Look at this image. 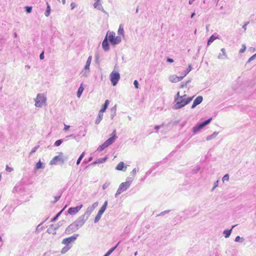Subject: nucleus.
Segmentation results:
<instances>
[{"label": "nucleus", "instance_id": "1", "mask_svg": "<svg viewBox=\"0 0 256 256\" xmlns=\"http://www.w3.org/2000/svg\"><path fill=\"white\" fill-rule=\"evenodd\" d=\"M194 96L188 97V98H180L176 102V104L173 106V108L174 110H178L181 108L189 104L192 100Z\"/></svg>", "mask_w": 256, "mask_h": 256}, {"label": "nucleus", "instance_id": "2", "mask_svg": "<svg viewBox=\"0 0 256 256\" xmlns=\"http://www.w3.org/2000/svg\"><path fill=\"white\" fill-rule=\"evenodd\" d=\"M68 157L66 156H64L62 152H60L59 155L55 156L50 162V165L56 164L58 162H60L61 164H64V162L67 160Z\"/></svg>", "mask_w": 256, "mask_h": 256}, {"label": "nucleus", "instance_id": "3", "mask_svg": "<svg viewBox=\"0 0 256 256\" xmlns=\"http://www.w3.org/2000/svg\"><path fill=\"white\" fill-rule=\"evenodd\" d=\"M108 38L110 44L114 46L118 44L122 40L120 36H115V33L114 32H108Z\"/></svg>", "mask_w": 256, "mask_h": 256}, {"label": "nucleus", "instance_id": "4", "mask_svg": "<svg viewBox=\"0 0 256 256\" xmlns=\"http://www.w3.org/2000/svg\"><path fill=\"white\" fill-rule=\"evenodd\" d=\"M46 98L43 94H37L36 98L35 100V106L38 108H41L43 104L46 102Z\"/></svg>", "mask_w": 256, "mask_h": 256}, {"label": "nucleus", "instance_id": "5", "mask_svg": "<svg viewBox=\"0 0 256 256\" xmlns=\"http://www.w3.org/2000/svg\"><path fill=\"white\" fill-rule=\"evenodd\" d=\"M88 219V216H86V214H84L80 216L74 222L76 225V228H80L86 222V220Z\"/></svg>", "mask_w": 256, "mask_h": 256}, {"label": "nucleus", "instance_id": "6", "mask_svg": "<svg viewBox=\"0 0 256 256\" xmlns=\"http://www.w3.org/2000/svg\"><path fill=\"white\" fill-rule=\"evenodd\" d=\"M120 79V74L116 72L112 71L110 74V80L112 86H115Z\"/></svg>", "mask_w": 256, "mask_h": 256}, {"label": "nucleus", "instance_id": "7", "mask_svg": "<svg viewBox=\"0 0 256 256\" xmlns=\"http://www.w3.org/2000/svg\"><path fill=\"white\" fill-rule=\"evenodd\" d=\"M78 236V234H74L72 236L63 239L62 243L64 244L69 245L70 244L74 242L76 240Z\"/></svg>", "mask_w": 256, "mask_h": 256}, {"label": "nucleus", "instance_id": "8", "mask_svg": "<svg viewBox=\"0 0 256 256\" xmlns=\"http://www.w3.org/2000/svg\"><path fill=\"white\" fill-rule=\"evenodd\" d=\"M117 138L118 137L116 135V130H114L112 132L111 134V136L106 141H105L104 142L108 146L115 142Z\"/></svg>", "mask_w": 256, "mask_h": 256}, {"label": "nucleus", "instance_id": "9", "mask_svg": "<svg viewBox=\"0 0 256 256\" xmlns=\"http://www.w3.org/2000/svg\"><path fill=\"white\" fill-rule=\"evenodd\" d=\"M129 187L130 186L125 182H122V184H120L116 192L115 196L116 197L118 195L120 194L123 192L126 191Z\"/></svg>", "mask_w": 256, "mask_h": 256}, {"label": "nucleus", "instance_id": "10", "mask_svg": "<svg viewBox=\"0 0 256 256\" xmlns=\"http://www.w3.org/2000/svg\"><path fill=\"white\" fill-rule=\"evenodd\" d=\"M82 207V204H80L76 207H71L68 209V213L70 215L76 214Z\"/></svg>", "mask_w": 256, "mask_h": 256}, {"label": "nucleus", "instance_id": "11", "mask_svg": "<svg viewBox=\"0 0 256 256\" xmlns=\"http://www.w3.org/2000/svg\"><path fill=\"white\" fill-rule=\"evenodd\" d=\"M78 229V228H76L74 223L73 222L68 226L65 230V233L67 234H70L73 232H76Z\"/></svg>", "mask_w": 256, "mask_h": 256}, {"label": "nucleus", "instance_id": "12", "mask_svg": "<svg viewBox=\"0 0 256 256\" xmlns=\"http://www.w3.org/2000/svg\"><path fill=\"white\" fill-rule=\"evenodd\" d=\"M58 225L56 224H52L50 226L49 228H48L46 232L49 234H52L54 235L56 234V231L58 230Z\"/></svg>", "mask_w": 256, "mask_h": 256}, {"label": "nucleus", "instance_id": "13", "mask_svg": "<svg viewBox=\"0 0 256 256\" xmlns=\"http://www.w3.org/2000/svg\"><path fill=\"white\" fill-rule=\"evenodd\" d=\"M108 32L106 34L104 39L102 42V48L105 52H107L110 50V44L108 42Z\"/></svg>", "mask_w": 256, "mask_h": 256}, {"label": "nucleus", "instance_id": "14", "mask_svg": "<svg viewBox=\"0 0 256 256\" xmlns=\"http://www.w3.org/2000/svg\"><path fill=\"white\" fill-rule=\"evenodd\" d=\"M203 100V98L202 96H198L194 100L193 104L191 106L192 108H194L198 105L200 104Z\"/></svg>", "mask_w": 256, "mask_h": 256}, {"label": "nucleus", "instance_id": "15", "mask_svg": "<svg viewBox=\"0 0 256 256\" xmlns=\"http://www.w3.org/2000/svg\"><path fill=\"white\" fill-rule=\"evenodd\" d=\"M127 166H124V164L122 162H120L118 164L116 167V170H122L125 172L126 171Z\"/></svg>", "mask_w": 256, "mask_h": 256}, {"label": "nucleus", "instance_id": "16", "mask_svg": "<svg viewBox=\"0 0 256 256\" xmlns=\"http://www.w3.org/2000/svg\"><path fill=\"white\" fill-rule=\"evenodd\" d=\"M204 128L202 124L201 123H198L193 128H192V132L194 134H196L201 129H202Z\"/></svg>", "mask_w": 256, "mask_h": 256}, {"label": "nucleus", "instance_id": "17", "mask_svg": "<svg viewBox=\"0 0 256 256\" xmlns=\"http://www.w3.org/2000/svg\"><path fill=\"white\" fill-rule=\"evenodd\" d=\"M220 51L222 52V54L220 53L218 55V59H226L228 58V56L226 54V50L224 48H222L220 50Z\"/></svg>", "mask_w": 256, "mask_h": 256}, {"label": "nucleus", "instance_id": "18", "mask_svg": "<svg viewBox=\"0 0 256 256\" xmlns=\"http://www.w3.org/2000/svg\"><path fill=\"white\" fill-rule=\"evenodd\" d=\"M90 66L88 64H86L84 70L82 71V75L84 77H87L90 73Z\"/></svg>", "mask_w": 256, "mask_h": 256}, {"label": "nucleus", "instance_id": "19", "mask_svg": "<svg viewBox=\"0 0 256 256\" xmlns=\"http://www.w3.org/2000/svg\"><path fill=\"white\" fill-rule=\"evenodd\" d=\"M109 104H110V100H106L104 102V104L102 106V108L99 112L104 113L106 111V108H108Z\"/></svg>", "mask_w": 256, "mask_h": 256}, {"label": "nucleus", "instance_id": "20", "mask_svg": "<svg viewBox=\"0 0 256 256\" xmlns=\"http://www.w3.org/2000/svg\"><path fill=\"white\" fill-rule=\"evenodd\" d=\"M235 226H236L235 225L232 226V228H231L230 230H224V232H223V234H224V237H225L226 238H228V237L230 236V234H231V233H232V228H233Z\"/></svg>", "mask_w": 256, "mask_h": 256}, {"label": "nucleus", "instance_id": "21", "mask_svg": "<svg viewBox=\"0 0 256 256\" xmlns=\"http://www.w3.org/2000/svg\"><path fill=\"white\" fill-rule=\"evenodd\" d=\"M67 206H65L59 212L56 216L54 217L52 220H51V222H56L58 219V218H59V216H60V214H62V212L64 211V210L66 208Z\"/></svg>", "mask_w": 256, "mask_h": 256}, {"label": "nucleus", "instance_id": "22", "mask_svg": "<svg viewBox=\"0 0 256 256\" xmlns=\"http://www.w3.org/2000/svg\"><path fill=\"white\" fill-rule=\"evenodd\" d=\"M103 114L100 112H98V116L95 120V124H98L100 123L103 118Z\"/></svg>", "mask_w": 256, "mask_h": 256}, {"label": "nucleus", "instance_id": "23", "mask_svg": "<svg viewBox=\"0 0 256 256\" xmlns=\"http://www.w3.org/2000/svg\"><path fill=\"white\" fill-rule=\"evenodd\" d=\"M84 90V87L83 86V84L82 83L80 84V85L78 90V92H77L76 94H77V96L78 98H80Z\"/></svg>", "mask_w": 256, "mask_h": 256}, {"label": "nucleus", "instance_id": "24", "mask_svg": "<svg viewBox=\"0 0 256 256\" xmlns=\"http://www.w3.org/2000/svg\"><path fill=\"white\" fill-rule=\"evenodd\" d=\"M116 105H115L114 106H113L110 109V116L111 119H112V120L114 118L116 115Z\"/></svg>", "mask_w": 256, "mask_h": 256}, {"label": "nucleus", "instance_id": "25", "mask_svg": "<svg viewBox=\"0 0 256 256\" xmlns=\"http://www.w3.org/2000/svg\"><path fill=\"white\" fill-rule=\"evenodd\" d=\"M218 134V132H213L212 134L210 135V136H208L206 138V140H210L213 138H214Z\"/></svg>", "mask_w": 256, "mask_h": 256}, {"label": "nucleus", "instance_id": "26", "mask_svg": "<svg viewBox=\"0 0 256 256\" xmlns=\"http://www.w3.org/2000/svg\"><path fill=\"white\" fill-rule=\"evenodd\" d=\"M100 0H95V2L94 4V8L100 10V7H102L101 4L100 2Z\"/></svg>", "mask_w": 256, "mask_h": 256}, {"label": "nucleus", "instance_id": "27", "mask_svg": "<svg viewBox=\"0 0 256 256\" xmlns=\"http://www.w3.org/2000/svg\"><path fill=\"white\" fill-rule=\"evenodd\" d=\"M94 210V209H93V208L91 206H90L87 208L86 212L84 214H86V216H88V218L90 214Z\"/></svg>", "mask_w": 256, "mask_h": 256}, {"label": "nucleus", "instance_id": "28", "mask_svg": "<svg viewBox=\"0 0 256 256\" xmlns=\"http://www.w3.org/2000/svg\"><path fill=\"white\" fill-rule=\"evenodd\" d=\"M71 246L69 245H66L62 250L61 253L62 254H66L70 248Z\"/></svg>", "mask_w": 256, "mask_h": 256}, {"label": "nucleus", "instance_id": "29", "mask_svg": "<svg viewBox=\"0 0 256 256\" xmlns=\"http://www.w3.org/2000/svg\"><path fill=\"white\" fill-rule=\"evenodd\" d=\"M46 5H47V7H46V10L44 12V14L46 16L48 17L50 16L51 10H50V6L48 2L46 3Z\"/></svg>", "mask_w": 256, "mask_h": 256}, {"label": "nucleus", "instance_id": "30", "mask_svg": "<svg viewBox=\"0 0 256 256\" xmlns=\"http://www.w3.org/2000/svg\"><path fill=\"white\" fill-rule=\"evenodd\" d=\"M108 147V146L104 142V144H102L100 145L98 149H97V150L98 151H99V152H102V151L104 149H105L106 148Z\"/></svg>", "mask_w": 256, "mask_h": 256}, {"label": "nucleus", "instance_id": "31", "mask_svg": "<svg viewBox=\"0 0 256 256\" xmlns=\"http://www.w3.org/2000/svg\"><path fill=\"white\" fill-rule=\"evenodd\" d=\"M44 168V166H43V163H42L40 160L36 164V166H35V168L36 170L40 169V168Z\"/></svg>", "mask_w": 256, "mask_h": 256}, {"label": "nucleus", "instance_id": "32", "mask_svg": "<svg viewBox=\"0 0 256 256\" xmlns=\"http://www.w3.org/2000/svg\"><path fill=\"white\" fill-rule=\"evenodd\" d=\"M216 37L214 36V35L211 36L210 38L208 39L207 44L210 45L216 39Z\"/></svg>", "mask_w": 256, "mask_h": 256}, {"label": "nucleus", "instance_id": "33", "mask_svg": "<svg viewBox=\"0 0 256 256\" xmlns=\"http://www.w3.org/2000/svg\"><path fill=\"white\" fill-rule=\"evenodd\" d=\"M170 80L172 82H177L178 80L177 78V76H172L170 77Z\"/></svg>", "mask_w": 256, "mask_h": 256}, {"label": "nucleus", "instance_id": "34", "mask_svg": "<svg viewBox=\"0 0 256 256\" xmlns=\"http://www.w3.org/2000/svg\"><path fill=\"white\" fill-rule=\"evenodd\" d=\"M107 159H108L107 157H104V158H98V159L96 160V162H97L98 164H102V163L106 162V160Z\"/></svg>", "mask_w": 256, "mask_h": 256}, {"label": "nucleus", "instance_id": "35", "mask_svg": "<svg viewBox=\"0 0 256 256\" xmlns=\"http://www.w3.org/2000/svg\"><path fill=\"white\" fill-rule=\"evenodd\" d=\"M212 120V118H210L202 122L201 124H202V126H204V128L206 126V125H208V124H209L210 123V122H211V120Z\"/></svg>", "mask_w": 256, "mask_h": 256}, {"label": "nucleus", "instance_id": "36", "mask_svg": "<svg viewBox=\"0 0 256 256\" xmlns=\"http://www.w3.org/2000/svg\"><path fill=\"white\" fill-rule=\"evenodd\" d=\"M84 152H82V154L80 155V156H79L78 158V159L77 160V162H76V164L77 165H78L80 162V161L82 160L83 158L84 157Z\"/></svg>", "mask_w": 256, "mask_h": 256}, {"label": "nucleus", "instance_id": "37", "mask_svg": "<svg viewBox=\"0 0 256 256\" xmlns=\"http://www.w3.org/2000/svg\"><path fill=\"white\" fill-rule=\"evenodd\" d=\"M192 66L189 64L187 69L184 72V75L186 76L192 70Z\"/></svg>", "mask_w": 256, "mask_h": 256}, {"label": "nucleus", "instance_id": "38", "mask_svg": "<svg viewBox=\"0 0 256 256\" xmlns=\"http://www.w3.org/2000/svg\"><path fill=\"white\" fill-rule=\"evenodd\" d=\"M132 180H133V179L132 178L128 177L126 178V182H124L130 186L131 183L132 182Z\"/></svg>", "mask_w": 256, "mask_h": 256}, {"label": "nucleus", "instance_id": "39", "mask_svg": "<svg viewBox=\"0 0 256 256\" xmlns=\"http://www.w3.org/2000/svg\"><path fill=\"white\" fill-rule=\"evenodd\" d=\"M102 215L98 213V214H96V216L95 218H94V222L96 224V223H97L99 220L101 218V216H102Z\"/></svg>", "mask_w": 256, "mask_h": 256}, {"label": "nucleus", "instance_id": "40", "mask_svg": "<svg viewBox=\"0 0 256 256\" xmlns=\"http://www.w3.org/2000/svg\"><path fill=\"white\" fill-rule=\"evenodd\" d=\"M182 98V96H181L180 95V92H177L176 94V95L175 97H174V102H176L178 100H180V98Z\"/></svg>", "mask_w": 256, "mask_h": 256}, {"label": "nucleus", "instance_id": "41", "mask_svg": "<svg viewBox=\"0 0 256 256\" xmlns=\"http://www.w3.org/2000/svg\"><path fill=\"white\" fill-rule=\"evenodd\" d=\"M24 8L27 13H30L32 11V6H26Z\"/></svg>", "mask_w": 256, "mask_h": 256}, {"label": "nucleus", "instance_id": "42", "mask_svg": "<svg viewBox=\"0 0 256 256\" xmlns=\"http://www.w3.org/2000/svg\"><path fill=\"white\" fill-rule=\"evenodd\" d=\"M62 139L58 140L56 141V142L54 143V146H58L62 144Z\"/></svg>", "mask_w": 256, "mask_h": 256}, {"label": "nucleus", "instance_id": "43", "mask_svg": "<svg viewBox=\"0 0 256 256\" xmlns=\"http://www.w3.org/2000/svg\"><path fill=\"white\" fill-rule=\"evenodd\" d=\"M229 174H226L222 178V182H224L225 181H228L229 180Z\"/></svg>", "mask_w": 256, "mask_h": 256}, {"label": "nucleus", "instance_id": "44", "mask_svg": "<svg viewBox=\"0 0 256 256\" xmlns=\"http://www.w3.org/2000/svg\"><path fill=\"white\" fill-rule=\"evenodd\" d=\"M39 146H36L35 147L33 148H32V150H31V151L30 153V154L31 155L33 153L35 152H36V150L38 148Z\"/></svg>", "mask_w": 256, "mask_h": 256}, {"label": "nucleus", "instance_id": "45", "mask_svg": "<svg viewBox=\"0 0 256 256\" xmlns=\"http://www.w3.org/2000/svg\"><path fill=\"white\" fill-rule=\"evenodd\" d=\"M120 242H119L116 244V246H114L112 248H110L108 251L110 252V253H112L115 250L116 248L118 247V244H120Z\"/></svg>", "mask_w": 256, "mask_h": 256}, {"label": "nucleus", "instance_id": "46", "mask_svg": "<svg viewBox=\"0 0 256 256\" xmlns=\"http://www.w3.org/2000/svg\"><path fill=\"white\" fill-rule=\"evenodd\" d=\"M70 137H72V138H74V140H78V136H75L73 134H70L69 136H66V138H70Z\"/></svg>", "mask_w": 256, "mask_h": 256}, {"label": "nucleus", "instance_id": "47", "mask_svg": "<svg viewBox=\"0 0 256 256\" xmlns=\"http://www.w3.org/2000/svg\"><path fill=\"white\" fill-rule=\"evenodd\" d=\"M170 212V210H164V212H161L160 214H158L156 216H164V214H168V213L169 212Z\"/></svg>", "mask_w": 256, "mask_h": 256}, {"label": "nucleus", "instance_id": "48", "mask_svg": "<svg viewBox=\"0 0 256 256\" xmlns=\"http://www.w3.org/2000/svg\"><path fill=\"white\" fill-rule=\"evenodd\" d=\"M110 184V182H105L102 186V189L105 190L106 189Z\"/></svg>", "mask_w": 256, "mask_h": 256}, {"label": "nucleus", "instance_id": "49", "mask_svg": "<svg viewBox=\"0 0 256 256\" xmlns=\"http://www.w3.org/2000/svg\"><path fill=\"white\" fill-rule=\"evenodd\" d=\"M164 124H162L161 125H156L154 126V130H156V132H158V130L164 126Z\"/></svg>", "mask_w": 256, "mask_h": 256}, {"label": "nucleus", "instance_id": "50", "mask_svg": "<svg viewBox=\"0 0 256 256\" xmlns=\"http://www.w3.org/2000/svg\"><path fill=\"white\" fill-rule=\"evenodd\" d=\"M106 208H104V207H101V208H100V210H99L98 213L102 215L104 212V211L106 210Z\"/></svg>", "mask_w": 256, "mask_h": 256}, {"label": "nucleus", "instance_id": "51", "mask_svg": "<svg viewBox=\"0 0 256 256\" xmlns=\"http://www.w3.org/2000/svg\"><path fill=\"white\" fill-rule=\"evenodd\" d=\"M92 56H89L86 60V64H88V65H90L91 62H92Z\"/></svg>", "mask_w": 256, "mask_h": 256}, {"label": "nucleus", "instance_id": "52", "mask_svg": "<svg viewBox=\"0 0 256 256\" xmlns=\"http://www.w3.org/2000/svg\"><path fill=\"white\" fill-rule=\"evenodd\" d=\"M256 58V54H254L253 56H252L250 58L248 59V62H252V60H254Z\"/></svg>", "mask_w": 256, "mask_h": 256}, {"label": "nucleus", "instance_id": "53", "mask_svg": "<svg viewBox=\"0 0 256 256\" xmlns=\"http://www.w3.org/2000/svg\"><path fill=\"white\" fill-rule=\"evenodd\" d=\"M218 180L214 182V186H213L212 188V191H213L216 187H218Z\"/></svg>", "mask_w": 256, "mask_h": 256}, {"label": "nucleus", "instance_id": "54", "mask_svg": "<svg viewBox=\"0 0 256 256\" xmlns=\"http://www.w3.org/2000/svg\"><path fill=\"white\" fill-rule=\"evenodd\" d=\"M134 84L136 88H138V82L137 80H134Z\"/></svg>", "mask_w": 256, "mask_h": 256}, {"label": "nucleus", "instance_id": "55", "mask_svg": "<svg viewBox=\"0 0 256 256\" xmlns=\"http://www.w3.org/2000/svg\"><path fill=\"white\" fill-rule=\"evenodd\" d=\"M118 33L119 34H124V30L123 28H121V26H120V28L118 30Z\"/></svg>", "mask_w": 256, "mask_h": 256}, {"label": "nucleus", "instance_id": "56", "mask_svg": "<svg viewBox=\"0 0 256 256\" xmlns=\"http://www.w3.org/2000/svg\"><path fill=\"white\" fill-rule=\"evenodd\" d=\"M46 220V219L43 222H42L41 224H38L36 228V230H42L43 229V227H41L40 228V226L41 224H42Z\"/></svg>", "mask_w": 256, "mask_h": 256}, {"label": "nucleus", "instance_id": "57", "mask_svg": "<svg viewBox=\"0 0 256 256\" xmlns=\"http://www.w3.org/2000/svg\"><path fill=\"white\" fill-rule=\"evenodd\" d=\"M6 170L7 172H12L13 170V168H10V167H9L8 165H6Z\"/></svg>", "mask_w": 256, "mask_h": 256}, {"label": "nucleus", "instance_id": "58", "mask_svg": "<svg viewBox=\"0 0 256 256\" xmlns=\"http://www.w3.org/2000/svg\"><path fill=\"white\" fill-rule=\"evenodd\" d=\"M98 202H94L91 206L93 208V209H95L98 206Z\"/></svg>", "mask_w": 256, "mask_h": 256}, {"label": "nucleus", "instance_id": "59", "mask_svg": "<svg viewBox=\"0 0 256 256\" xmlns=\"http://www.w3.org/2000/svg\"><path fill=\"white\" fill-rule=\"evenodd\" d=\"M246 50V46L244 45H243L242 48L240 50L239 52L240 53H242Z\"/></svg>", "mask_w": 256, "mask_h": 256}, {"label": "nucleus", "instance_id": "60", "mask_svg": "<svg viewBox=\"0 0 256 256\" xmlns=\"http://www.w3.org/2000/svg\"><path fill=\"white\" fill-rule=\"evenodd\" d=\"M65 222H66L64 220H62V221H60L58 224H58V228H59L61 226H62Z\"/></svg>", "mask_w": 256, "mask_h": 256}, {"label": "nucleus", "instance_id": "61", "mask_svg": "<svg viewBox=\"0 0 256 256\" xmlns=\"http://www.w3.org/2000/svg\"><path fill=\"white\" fill-rule=\"evenodd\" d=\"M60 196H61V194H60L58 196H56L54 197V202H58L60 200Z\"/></svg>", "mask_w": 256, "mask_h": 256}, {"label": "nucleus", "instance_id": "62", "mask_svg": "<svg viewBox=\"0 0 256 256\" xmlns=\"http://www.w3.org/2000/svg\"><path fill=\"white\" fill-rule=\"evenodd\" d=\"M249 24V22H246L242 26V28L244 29V31L245 32L246 30V26Z\"/></svg>", "mask_w": 256, "mask_h": 256}, {"label": "nucleus", "instance_id": "63", "mask_svg": "<svg viewBox=\"0 0 256 256\" xmlns=\"http://www.w3.org/2000/svg\"><path fill=\"white\" fill-rule=\"evenodd\" d=\"M241 239L244 240V238H240V236H236L234 240L236 242H240V240H241Z\"/></svg>", "mask_w": 256, "mask_h": 256}, {"label": "nucleus", "instance_id": "64", "mask_svg": "<svg viewBox=\"0 0 256 256\" xmlns=\"http://www.w3.org/2000/svg\"><path fill=\"white\" fill-rule=\"evenodd\" d=\"M136 168H134L132 172H131V174L132 175V176H134L136 174Z\"/></svg>", "mask_w": 256, "mask_h": 256}]
</instances>
